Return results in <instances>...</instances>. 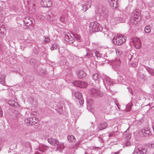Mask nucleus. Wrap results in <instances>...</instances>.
<instances>
[{
	"label": "nucleus",
	"instance_id": "f257e3e1",
	"mask_svg": "<svg viewBox=\"0 0 154 154\" xmlns=\"http://www.w3.org/2000/svg\"><path fill=\"white\" fill-rule=\"evenodd\" d=\"M103 29L101 26L97 22L91 23L89 26V30L90 33L96 32L101 31Z\"/></svg>",
	"mask_w": 154,
	"mask_h": 154
},
{
	"label": "nucleus",
	"instance_id": "f03ea898",
	"mask_svg": "<svg viewBox=\"0 0 154 154\" xmlns=\"http://www.w3.org/2000/svg\"><path fill=\"white\" fill-rule=\"evenodd\" d=\"M126 37L125 36L118 35L115 36L113 38V42L114 44L120 45L125 42Z\"/></svg>",
	"mask_w": 154,
	"mask_h": 154
},
{
	"label": "nucleus",
	"instance_id": "7ed1b4c3",
	"mask_svg": "<svg viewBox=\"0 0 154 154\" xmlns=\"http://www.w3.org/2000/svg\"><path fill=\"white\" fill-rule=\"evenodd\" d=\"M86 53L84 55V58H90L93 57V53L95 52L96 57H97L100 56V54L98 51H95L93 49L87 48L86 49Z\"/></svg>",
	"mask_w": 154,
	"mask_h": 154
},
{
	"label": "nucleus",
	"instance_id": "20e7f679",
	"mask_svg": "<svg viewBox=\"0 0 154 154\" xmlns=\"http://www.w3.org/2000/svg\"><path fill=\"white\" fill-rule=\"evenodd\" d=\"M90 93L94 97H102L103 94L99 90L95 88H92L90 90Z\"/></svg>",
	"mask_w": 154,
	"mask_h": 154
},
{
	"label": "nucleus",
	"instance_id": "39448f33",
	"mask_svg": "<svg viewBox=\"0 0 154 154\" xmlns=\"http://www.w3.org/2000/svg\"><path fill=\"white\" fill-rule=\"evenodd\" d=\"M128 128L127 130L125 131L123 134V135L124 136L125 139L126 141L124 143V146H128L131 144V143L129 141V139L130 138L131 136L130 134L129 133H128Z\"/></svg>",
	"mask_w": 154,
	"mask_h": 154
},
{
	"label": "nucleus",
	"instance_id": "423d86ee",
	"mask_svg": "<svg viewBox=\"0 0 154 154\" xmlns=\"http://www.w3.org/2000/svg\"><path fill=\"white\" fill-rule=\"evenodd\" d=\"M65 41L69 43H74L75 39L70 34L69 32H66L65 33L64 37Z\"/></svg>",
	"mask_w": 154,
	"mask_h": 154
},
{
	"label": "nucleus",
	"instance_id": "0eeeda50",
	"mask_svg": "<svg viewBox=\"0 0 154 154\" xmlns=\"http://www.w3.org/2000/svg\"><path fill=\"white\" fill-rule=\"evenodd\" d=\"M97 11L100 16H102L104 18L106 17L108 11L104 8L102 6L100 7Z\"/></svg>",
	"mask_w": 154,
	"mask_h": 154
},
{
	"label": "nucleus",
	"instance_id": "6e6552de",
	"mask_svg": "<svg viewBox=\"0 0 154 154\" xmlns=\"http://www.w3.org/2000/svg\"><path fill=\"white\" fill-rule=\"evenodd\" d=\"M74 95L75 97L78 100L79 104L81 105H82L84 101L82 93L79 91H77L75 93Z\"/></svg>",
	"mask_w": 154,
	"mask_h": 154
},
{
	"label": "nucleus",
	"instance_id": "1a4fd4ad",
	"mask_svg": "<svg viewBox=\"0 0 154 154\" xmlns=\"http://www.w3.org/2000/svg\"><path fill=\"white\" fill-rule=\"evenodd\" d=\"M41 5L43 7H49L52 5L51 0H42Z\"/></svg>",
	"mask_w": 154,
	"mask_h": 154
},
{
	"label": "nucleus",
	"instance_id": "9d476101",
	"mask_svg": "<svg viewBox=\"0 0 154 154\" xmlns=\"http://www.w3.org/2000/svg\"><path fill=\"white\" fill-rule=\"evenodd\" d=\"M146 149L140 148L136 149L134 152L133 154H146Z\"/></svg>",
	"mask_w": 154,
	"mask_h": 154
},
{
	"label": "nucleus",
	"instance_id": "9b49d317",
	"mask_svg": "<svg viewBox=\"0 0 154 154\" xmlns=\"http://www.w3.org/2000/svg\"><path fill=\"white\" fill-rule=\"evenodd\" d=\"M92 77L93 79L97 83H99L100 81L102 79L100 74L98 73L94 74Z\"/></svg>",
	"mask_w": 154,
	"mask_h": 154
},
{
	"label": "nucleus",
	"instance_id": "f8f14e48",
	"mask_svg": "<svg viewBox=\"0 0 154 154\" xmlns=\"http://www.w3.org/2000/svg\"><path fill=\"white\" fill-rule=\"evenodd\" d=\"M48 142L51 145L56 146H57L59 143V142L58 139L53 138L48 139Z\"/></svg>",
	"mask_w": 154,
	"mask_h": 154
},
{
	"label": "nucleus",
	"instance_id": "ddd939ff",
	"mask_svg": "<svg viewBox=\"0 0 154 154\" xmlns=\"http://www.w3.org/2000/svg\"><path fill=\"white\" fill-rule=\"evenodd\" d=\"M38 121V119L34 117L29 118V124L31 125L36 123Z\"/></svg>",
	"mask_w": 154,
	"mask_h": 154
},
{
	"label": "nucleus",
	"instance_id": "4468645a",
	"mask_svg": "<svg viewBox=\"0 0 154 154\" xmlns=\"http://www.w3.org/2000/svg\"><path fill=\"white\" fill-rule=\"evenodd\" d=\"M143 135L145 136H148L151 134V132L149 129L148 128H144L142 130Z\"/></svg>",
	"mask_w": 154,
	"mask_h": 154
},
{
	"label": "nucleus",
	"instance_id": "2eb2a0df",
	"mask_svg": "<svg viewBox=\"0 0 154 154\" xmlns=\"http://www.w3.org/2000/svg\"><path fill=\"white\" fill-rule=\"evenodd\" d=\"M105 81L107 82V84L109 85H112L114 84V82L113 79H112L107 76L104 77V81Z\"/></svg>",
	"mask_w": 154,
	"mask_h": 154
},
{
	"label": "nucleus",
	"instance_id": "dca6fc26",
	"mask_svg": "<svg viewBox=\"0 0 154 154\" xmlns=\"http://www.w3.org/2000/svg\"><path fill=\"white\" fill-rule=\"evenodd\" d=\"M78 76L80 79H82L86 76V73L83 70H79L77 73Z\"/></svg>",
	"mask_w": 154,
	"mask_h": 154
},
{
	"label": "nucleus",
	"instance_id": "f3484780",
	"mask_svg": "<svg viewBox=\"0 0 154 154\" xmlns=\"http://www.w3.org/2000/svg\"><path fill=\"white\" fill-rule=\"evenodd\" d=\"M118 0H109V2L111 6L116 8L117 6V2Z\"/></svg>",
	"mask_w": 154,
	"mask_h": 154
},
{
	"label": "nucleus",
	"instance_id": "a211bd4d",
	"mask_svg": "<svg viewBox=\"0 0 154 154\" xmlns=\"http://www.w3.org/2000/svg\"><path fill=\"white\" fill-rule=\"evenodd\" d=\"M107 124L106 122H104L101 124L98 127L97 131L102 130L105 129L107 126Z\"/></svg>",
	"mask_w": 154,
	"mask_h": 154
},
{
	"label": "nucleus",
	"instance_id": "6ab92c4d",
	"mask_svg": "<svg viewBox=\"0 0 154 154\" xmlns=\"http://www.w3.org/2000/svg\"><path fill=\"white\" fill-rule=\"evenodd\" d=\"M133 15L134 18L138 19L139 17L140 18V13L138 10H135L133 13Z\"/></svg>",
	"mask_w": 154,
	"mask_h": 154
},
{
	"label": "nucleus",
	"instance_id": "aec40b11",
	"mask_svg": "<svg viewBox=\"0 0 154 154\" xmlns=\"http://www.w3.org/2000/svg\"><path fill=\"white\" fill-rule=\"evenodd\" d=\"M6 75L5 74H3L1 75L0 77V83L3 85H5V79Z\"/></svg>",
	"mask_w": 154,
	"mask_h": 154
},
{
	"label": "nucleus",
	"instance_id": "412c9836",
	"mask_svg": "<svg viewBox=\"0 0 154 154\" xmlns=\"http://www.w3.org/2000/svg\"><path fill=\"white\" fill-rule=\"evenodd\" d=\"M90 5L86 3L84 4H83L82 5V10L84 12H85L89 8H90Z\"/></svg>",
	"mask_w": 154,
	"mask_h": 154
},
{
	"label": "nucleus",
	"instance_id": "4be33fe9",
	"mask_svg": "<svg viewBox=\"0 0 154 154\" xmlns=\"http://www.w3.org/2000/svg\"><path fill=\"white\" fill-rule=\"evenodd\" d=\"M67 138L69 142H74L76 141V139L75 137L73 135H68L67 137Z\"/></svg>",
	"mask_w": 154,
	"mask_h": 154
},
{
	"label": "nucleus",
	"instance_id": "5701e85b",
	"mask_svg": "<svg viewBox=\"0 0 154 154\" xmlns=\"http://www.w3.org/2000/svg\"><path fill=\"white\" fill-rule=\"evenodd\" d=\"M57 149L59 151H60L61 150L63 149L64 146L63 143H59L57 145Z\"/></svg>",
	"mask_w": 154,
	"mask_h": 154
},
{
	"label": "nucleus",
	"instance_id": "b1692460",
	"mask_svg": "<svg viewBox=\"0 0 154 154\" xmlns=\"http://www.w3.org/2000/svg\"><path fill=\"white\" fill-rule=\"evenodd\" d=\"M146 69L150 74L154 75V70L152 69L147 67H146Z\"/></svg>",
	"mask_w": 154,
	"mask_h": 154
},
{
	"label": "nucleus",
	"instance_id": "393cba45",
	"mask_svg": "<svg viewBox=\"0 0 154 154\" xmlns=\"http://www.w3.org/2000/svg\"><path fill=\"white\" fill-rule=\"evenodd\" d=\"M59 46L56 43H54L51 47V49L53 50L54 49H58L59 48Z\"/></svg>",
	"mask_w": 154,
	"mask_h": 154
},
{
	"label": "nucleus",
	"instance_id": "a878e982",
	"mask_svg": "<svg viewBox=\"0 0 154 154\" xmlns=\"http://www.w3.org/2000/svg\"><path fill=\"white\" fill-rule=\"evenodd\" d=\"M30 20L28 17H25L23 20V22L24 23L26 24H29V25L30 23H31Z\"/></svg>",
	"mask_w": 154,
	"mask_h": 154
},
{
	"label": "nucleus",
	"instance_id": "bb28decb",
	"mask_svg": "<svg viewBox=\"0 0 154 154\" xmlns=\"http://www.w3.org/2000/svg\"><path fill=\"white\" fill-rule=\"evenodd\" d=\"M133 45L136 48H140L141 46L140 40L133 44Z\"/></svg>",
	"mask_w": 154,
	"mask_h": 154
},
{
	"label": "nucleus",
	"instance_id": "cd10ccee",
	"mask_svg": "<svg viewBox=\"0 0 154 154\" xmlns=\"http://www.w3.org/2000/svg\"><path fill=\"white\" fill-rule=\"evenodd\" d=\"M87 83L83 81H81L80 87L81 88H86L87 86Z\"/></svg>",
	"mask_w": 154,
	"mask_h": 154
},
{
	"label": "nucleus",
	"instance_id": "c85d7f7f",
	"mask_svg": "<svg viewBox=\"0 0 154 154\" xmlns=\"http://www.w3.org/2000/svg\"><path fill=\"white\" fill-rule=\"evenodd\" d=\"M45 151L43 149H42L41 148H39L37 149V151L35 152V154H42V152L43 153Z\"/></svg>",
	"mask_w": 154,
	"mask_h": 154
},
{
	"label": "nucleus",
	"instance_id": "c756f323",
	"mask_svg": "<svg viewBox=\"0 0 154 154\" xmlns=\"http://www.w3.org/2000/svg\"><path fill=\"white\" fill-rule=\"evenodd\" d=\"M74 36L79 42H80L81 41L82 38L79 35L75 34L74 35Z\"/></svg>",
	"mask_w": 154,
	"mask_h": 154
},
{
	"label": "nucleus",
	"instance_id": "7c9ffc66",
	"mask_svg": "<svg viewBox=\"0 0 154 154\" xmlns=\"http://www.w3.org/2000/svg\"><path fill=\"white\" fill-rule=\"evenodd\" d=\"M81 81H75L73 82V84L75 86L80 87Z\"/></svg>",
	"mask_w": 154,
	"mask_h": 154
},
{
	"label": "nucleus",
	"instance_id": "2f4dec72",
	"mask_svg": "<svg viewBox=\"0 0 154 154\" xmlns=\"http://www.w3.org/2000/svg\"><path fill=\"white\" fill-rule=\"evenodd\" d=\"M144 30L145 32L146 33H149L151 31L150 26H146Z\"/></svg>",
	"mask_w": 154,
	"mask_h": 154
},
{
	"label": "nucleus",
	"instance_id": "473e14b6",
	"mask_svg": "<svg viewBox=\"0 0 154 154\" xmlns=\"http://www.w3.org/2000/svg\"><path fill=\"white\" fill-rule=\"evenodd\" d=\"M60 20L61 22L64 23L66 20V19L64 16H62L60 18Z\"/></svg>",
	"mask_w": 154,
	"mask_h": 154
},
{
	"label": "nucleus",
	"instance_id": "72a5a7b5",
	"mask_svg": "<svg viewBox=\"0 0 154 154\" xmlns=\"http://www.w3.org/2000/svg\"><path fill=\"white\" fill-rule=\"evenodd\" d=\"M132 42L133 44L137 42H138L140 40L136 37H134L132 39Z\"/></svg>",
	"mask_w": 154,
	"mask_h": 154
},
{
	"label": "nucleus",
	"instance_id": "f704fd0d",
	"mask_svg": "<svg viewBox=\"0 0 154 154\" xmlns=\"http://www.w3.org/2000/svg\"><path fill=\"white\" fill-rule=\"evenodd\" d=\"M117 133V132L116 131H113L112 132H110L109 133V136L110 137L112 136H115L116 135Z\"/></svg>",
	"mask_w": 154,
	"mask_h": 154
},
{
	"label": "nucleus",
	"instance_id": "c9c22d12",
	"mask_svg": "<svg viewBox=\"0 0 154 154\" xmlns=\"http://www.w3.org/2000/svg\"><path fill=\"white\" fill-rule=\"evenodd\" d=\"M50 41V39L49 37H47L46 38H45V39L44 40V42L46 43H48Z\"/></svg>",
	"mask_w": 154,
	"mask_h": 154
},
{
	"label": "nucleus",
	"instance_id": "e433bc0d",
	"mask_svg": "<svg viewBox=\"0 0 154 154\" xmlns=\"http://www.w3.org/2000/svg\"><path fill=\"white\" fill-rule=\"evenodd\" d=\"M41 20H44L45 19V17L44 16L42 15H40L38 17Z\"/></svg>",
	"mask_w": 154,
	"mask_h": 154
},
{
	"label": "nucleus",
	"instance_id": "4c0bfd02",
	"mask_svg": "<svg viewBox=\"0 0 154 154\" xmlns=\"http://www.w3.org/2000/svg\"><path fill=\"white\" fill-rule=\"evenodd\" d=\"M14 103H15V102L14 101H9L8 102V104H9L10 105H12V106L14 104Z\"/></svg>",
	"mask_w": 154,
	"mask_h": 154
},
{
	"label": "nucleus",
	"instance_id": "58836bf2",
	"mask_svg": "<svg viewBox=\"0 0 154 154\" xmlns=\"http://www.w3.org/2000/svg\"><path fill=\"white\" fill-rule=\"evenodd\" d=\"M3 14L2 8V7H0V16H2L3 15Z\"/></svg>",
	"mask_w": 154,
	"mask_h": 154
},
{
	"label": "nucleus",
	"instance_id": "ea45409f",
	"mask_svg": "<svg viewBox=\"0 0 154 154\" xmlns=\"http://www.w3.org/2000/svg\"><path fill=\"white\" fill-rule=\"evenodd\" d=\"M149 147L151 149H154V143H152L149 145Z\"/></svg>",
	"mask_w": 154,
	"mask_h": 154
},
{
	"label": "nucleus",
	"instance_id": "a19ab883",
	"mask_svg": "<svg viewBox=\"0 0 154 154\" xmlns=\"http://www.w3.org/2000/svg\"><path fill=\"white\" fill-rule=\"evenodd\" d=\"M116 62L118 63L117 64H119L120 63V61L119 59H116L115 61Z\"/></svg>",
	"mask_w": 154,
	"mask_h": 154
},
{
	"label": "nucleus",
	"instance_id": "79ce46f5",
	"mask_svg": "<svg viewBox=\"0 0 154 154\" xmlns=\"http://www.w3.org/2000/svg\"><path fill=\"white\" fill-rule=\"evenodd\" d=\"M2 111L1 109V108L0 107V117H2Z\"/></svg>",
	"mask_w": 154,
	"mask_h": 154
},
{
	"label": "nucleus",
	"instance_id": "37998d69",
	"mask_svg": "<svg viewBox=\"0 0 154 154\" xmlns=\"http://www.w3.org/2000/svg\"><path fill=\"white\" fill-rule=\"evenodd\" d=\"M31 63L35 64V60L34 59H32L31 60Z\"/></svg>",
	"mask_w": 154,
	"mask_h": 154
},
{
	"label": "nucleus",
	"instance_id": "c03bdc74",
	"mask_svg": "<svg viewBox=\"0 0 154 154\" xmlns=\"http://www.w3.org/2000/svg\"><path fill=\"white\" fill-rule=\"evenodd\" d=\"M26 122L29 123V118L26 119L25 120Z\"/></svg>",
	"mask_w": 154,
	"mask_h": 154
},
{
	"label": "nucleus",
	"instance_id": "a18cd8bd",
	"mask_svg": "<svg viewBox=\"0 0 154 154\" xmlns=\"http://www.w3.org/2000/svg\"><path fill=\"white\" fill-rule=\"evenodd\" d=\"M132 58V57L131 54H129L128 56V59L129 60H131Z\"/></svg>",
	"mask_w": 154,
	"mask_h": 154
},
{
	"label": "nucleus",
	"instance_id": "49530a36",
	"mask_svg": "<svg viewBox=\"0 0 154 154\" xmlns=\"http://www.w3.org/2000/svg\"><path fill=\"white\" fill-rule=\"evenodd\" d=\"M26 143L27 144V145L28 146L27 147H28V146H30V144L29 142H26Z\"/></svg>",
	"mask_w": 154,
	"mask_h": 154
},
{
	"label": "nucleus",
	"instance_id": "de8ad7c7",
	"mask_svg": "<svg viewBox=\"0 0 154 154\" xmlns=\"http://www.w3.org/2000/svg\"><path fill=\"white\" fill-rule=\"evenodd\" d=\"M119 152H112L111 154H119Z\"/></svg>",
	"mask_w": 154,
	"mask_h": 154
},
{
	"label": "nucleus",
	"instance_id": "09e8293b",
	"mask_svg": "<svg viewBox=\"0 0 154 154\" xmlns=\"http://www.w3.org/2000/svg\"><path fill=\"white\" fill-rule=\"evenodd\" d=\"M133 20L134 21V22H133V23L134 24H135L137 23V21L136 20H135L134 19H133Z\"/></svg>",
	"mask_w": 154,
	"mask_h": 154
},
{
	"label": "nucleus",
	"instance_id": "8fccbe9b",
	"mask_svg": "<svg viewBox=\"0 0 154 154\" xmlns=\"http://www.w3.org/2000/svg\"><path fill=\"white\" fill-rule=\"evenodd\" d=\"M153 131H154V126L153 127Z\"/></svg>",
	"mask_w": 154,
	"mask_h": 154
},
{
	"label": "nucleus",
	"instance_id": "3c124183",
	"mask_svg": "<svg viewBox=\"0 0 154 154\" xmlns=\"http://www.w3.org/2000/svg\"><path fill=\"white\" fill-rule=\"evenodd\" d=\"M23 145H24V146H26L25 145H24V143H23Z\"/></svg>",
	"mask_w": 154,
	"mask_h": 154
},
{
	"label": "nucleus",
	"instance_id": "603ef678",
	"mask_svg": "<svg viewBox=\"0 0 154 154\" xmlns=\"http://www.w3.org/2000/svg\"><path fill=\"white\" fill-rule=\"evenodd\" d=\"M120 80H122V79H121V78H120Z\"/></svg>",
	"mask_w": 154,
	"mask_h": 154
},
{
	"label": "nucleus",
	"instance_id": "864d4df0",
	"mask_svg": "<svg viewBox=\"0 0 154 154\" xmlns=\"http://www.w3.org/2000/svg\"><path fill=\"white\" fill-rule=\"evenodd\" d=\"M132 20H133L132 19V20H131V22H132Z\"/></svg>",
	"mask_w": 154,
	"mask_h": 154
}]
</instances>
